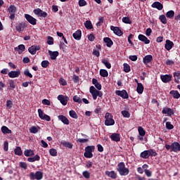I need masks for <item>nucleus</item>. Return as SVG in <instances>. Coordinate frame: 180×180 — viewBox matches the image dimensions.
<instances>
[{"instance_id": "412c9836", "label": "nucleus", "mask_w": 180, "mask_h": 180, "mask_svg": "<svg viewBox=\"0 0 180 180\" xmlns=\"http://www.w3.org/2000/svg\"><path fill=\"white\" fill-rule=\"evenodd\" d=\"M172 47H174V42H172L169 39H167L166 44L165 45V48L166 49V50H167V51H169V50H171Z\"/></svg>"}, {"instance_id": "f03ea898", "label": "nucleus", "mask_w": 180, "mask_h": 180, "mask_svg": "<svg viewBox=\"0 0 180 180\" xmlns=\"http://www.w3.org/2000/svg\"><path fill=\"white\" fill-rule=\"evenodd\" d=\"M165 147L170 153H179L180 151V144L178 142H173L171 145L166 143Z\"/></svg>"}, {"instance_id": "393cba45", "label": "nucleus", "mask_w": 180, "mask_h": 180, "mask_svg": "<svg viewBox=\"0 0 180 180\" xmlns=\"http://www.w3.org/2000/svg\"><path fill=\"white\" fill-rule=\"evenodd\" d=\"M103 41L105 43L107 47H112L113 46V41L109 37H105Z\"/></svg>"}, {"instance_id": "a211bd4d", "label": "nucleus", "mask_w": 180, "mask_h": 180, "mask_svg": "<svg viewBox=\"0 0 180 180\" xmlns=\"http://www.w3.org/2000/svg\"><path fill=\"white\" fill-rule=\"evenodd\" d=\"M110 139H111L112 141H116V143H117L118 141H120V134L113 133L110 136Z\"/></svg>"}, {"instance_id": "58836bf2", "label": "nucleus", "mask_w": 180, "mask_h": 180, "mask_svg": "<svg viewBox=\"0 0 180 180\" xmlns=\"http://www.w3.org/2000/svg\"><path fill=\"white\" fill-rule=\"evenodd\" d=\"M100 75L101 77H103V78H106L109 75V73L108 72V70L105 69H101L100 70Z\"/></svg>"}, {"instance_id": "5fc2aeb1", "label": "nucleus", "mask_w": 180, "mask_h": 180, "mask_svg": "<svg viewBox=\"0 0 180 180\" xmlns=\"http://www.w3.org/2000/svg\"><path fill=\"white\" fill-rule=\"evenodd\" d=\"M124 72H130V65L127 63H124Z\"/></svg>"}, {"instance_id": "2f4dec72", "label": "nucleus", "mask_w": 180, "mask_h": 180, "mask_svg": "<svg viewBox=\"0 0 180 180\" xmlns=\"http://www.w3.org/2000/svg\"><path fill=\"white\" fill-rule=\"evenodd\" d=\"M105 174L108 176L112 178V179H116V178H117V174H116L115 171L106 172Z\"/></svg>"}, {"instance_id": "4be33fe9", "label": "nucleus", "mask_w": 180, "mask_h": 180, "mask_svg": "<svg viewBox=\"0 0 180 180\" xmlns=\"http://www.w3.org/2000/svg\"><path fill=\"white\" fill-rule=\"evenodd\" d=\"M49 54L50 56L51 60H56L57 57H58V55L60 54V53H58V51H49Z\"/></svg>"}, {"instance_id": "7c9ffc66", "label": "nucleus", "mask_w": 180, "mask_h": 180, "mask_svg": "<svg viewBox=\"0 0 180 180\" xmlns=\"http://www.w3.org/2000/svg\"><path fill=\"white\" fill-rule=\"evenodd\" d=\"M1 131L3 134H12V130L9 129L6 126L1 127Z\"/></svg>"}, {"instance_id": "473e14b6", "label": "nucleus", "mask_w": 180, "mask_h": 180, "mask_svg": "<svg viewBox=\"0 0 180 180\" xmlns=\"http://www.w3.org/2000/svg\"><path fill=\"white\" fill-rule=\"evenodd\" d=\"M144 91V86H143V84L138 83L137 88H136V92L138 94H141Z\"/></svg>"}, {"instance_id": "1a4fd4ad", "label": "nucleus", "mask_w": 180, "mask_h": 180, "mask_svg": "<svg viewBox=\"0 0 180 180\" xmlns=\"http://www.w3.org/2000/svg\"><path fill=\"white\" fill-rule=\"evenodd\" d=\"M25 18L30 25H32L33 26L37 25V20H36L33 16L29 14H25Z\"/></svg>"}, {"instance_id": "49530a36", "label": "nucleus", "mask_w": 180, "mask_h": 180, "mask_svg": "<svg viewBox=\"0 0 180 180\" xmlns=\"http://www.w3.org/2000/svg\"><path fill=\"white\" fill-rule=\"evenodd\" d=\"M73 101L75 102H76L77 103H82V99H81V97H79L78 96H74Z\"/></svg>"}, {"instance_id": "a19ab883", "label": "nucleus", "mask_w": 180, "mask_h": 180, "mask_svg": "<svg viewBox=\"0 0 180 180\" xmlns=\"http://www.w3.org/2000/svg\"><path fill=\"white\" fill-rule=\"evenodd\" d=\"M85 151L87 153H94L95 151V146H88L85 148Z\"/></svg>"}, {"instance_id": "c756f323", "label": "nucleus", "mask_w": 180, "mask_h": 180, "mask_svg": "<svg viewBox=\"0 0 180 180\" xmlns=\"http://www.w3.org/2000/svg\"><path fill=\"white\" fill-rule=\"evenodd\" d=\"M170 95H172L174 99H179L180 98V94L178 91L172 90L169 92Z\"/></svg>"}, {"instance_id": "6e6d98bb", "label": "nucleus", "mask_w": 180, "mask_h": 180, "mask_svg": "<svg viewBox=\"0 0 180 180\" xmlns=\"http://www.w3.org/2000/svg\"><path fill=\"white\" fill-rule=\"evenodd\" d=\"M121 113L124 117H130V112H129L127 110H122Z\"/></svg>"}, {"instance_id": "338daca9", "label": "nucleus", "mask_w": 180, "mask_h": 180, "mask_svg": "<svg viewBox=\"0 0 180 180\" xmlns=\"http://www.w3.org/2000/svg\"><path fill=\"white\" fill-rule=\"evenodd\" d=\"M87 4L86 1L85 0H79V6H86Z\"/></svg>"}, {"instance_id": "3c124183", "label": "nucleus", "mask_w": 180, "mask_h": 180, "mask_svg": "<svg viewBox=\"0 0 180 180\" xmlns=\"http://www.w3.org/2000/svg\"><path fill=\"white\" fill-rule=\"evenodd\" d=\"M47 44L49 46L54 44V39L52 37H48Z\"/></svg>"}, {"instance_id": "603ef678", "label": "nucleus", "mask_w": 180, "mask_h": 180, "mask_svg": "<svg viewBox=\"0 0 180 180\" xmlns=\"http://www.w3.org/2000/svg\"><path fill=\"white\" fill-rule=\"evenodd\" d=\"M82 175L84 178H86V179H89V178H91V173H89L88 171L83 172Z\"/></svg>"}, {"instance_id": "72a5a7b5", "label": "nucleus", "mask_w": 180, "mask_h": 180, "mask_svg": "<svg viewBox=\"0 0 180 180\" xmlns=\"http://www.w3.org/2000/svg\"><path fill=\"white\" fill-rule=\"evenodd\" d=\"M173 77L175 78L174 79V82H176V84H179L180 72L179 71L174 72L173 73Z\"/></svg>"}, {"instance_id": "4d7b16f0", "label": "nucleus", "mask_w": 180, "mask_h": 180, "mask_svg": "<svg viewBox=\"0 0 180 180\" xmlns=\"http://www.w3.org/2000/svg\"><path fill=\"white\" fill-rule=\"evenodd\" d=\"M24 75H25L26 77H29V78H33V75H32V73H30V72H29V69H26V70L24 71Z\"/></svg>"}, {"instance_id": "e2e57ef3", "label": "nucleus", "mask_w": 180, "mask_h": 180, "mask_svg": "<svg viewBox=\"0 0 180 180\" xmlns=\"http://www.w3.org/2000/svg\"><path fill=\"white\" fill-rule=\"evenodd\" d=\"M20 168H23V169H27V164L25 162H20Z\"/></svg>"}, {"instance_id": "0e129e2a", "label": "nucleus", "mask_w": 180, "mask_h": 180, "mask_svg": "<svg viewBox=\"0 0 180 180\" xmlns=\"http://www.w3.org/2000/svg\"><path fill=\"white\" fill-rule=\"evenodd\" d=\"M38 115H39V117H40L41 119H43L44 115V112L42 111L41 109H38Z\"/></svg>"}, {"instance_id": "7ed1b4c3", "label": "nucleus", "mask_w": 180, "mask_h": 180, "mask_svg": "<svg viewBox=\"0 0 180 180\" xmlns=\"http://www.w3.org/2000/svg\"><path fill=\"white\" fill-rule=\"evenodd\" d=\"M140 157L144 160H147V158H150V157H157V152H155V150L154 149L144 150L141 153Z\"/></svg>"}, {"instance_id": "864d4df0", "label": "nucleus", "mask_w": 180, "mask_h": 180, "mask_svg": "<svg viewBox=\"0 0 180 180\" xmlns=\"http://www.w3.org/2000/svg\"><path fill=\"white\" fill-rule=\"evenodd\" d=\"M8 84L11 89H15V88H16V85L15 84V81H13V79L9 80Z\"/></svg>"}, {"instance_id": "2eb2a0df", "label": "nucleus", "mask_w": 180, "mask_h": 180, "mask_svg": "<svg viewBox=\"0 0 180 180\" xmlns=\"http://www.w3.org/2000/svg\"><path fill=\"white\" fill-rule=\"evenodd\" d=\"M110 30H112V32H114L115 34L117 36H123V31L120 30V27L111 26Z\"/></svg>"}, {"instance_id": "f704fd0d", "label": "nucleus", "mask_w": 180, "mask_h": 180, "mask_svg": "<svg viewBox=\"0 0 180 180\" xmlns=\"http://www.w3.org/2000/svg\"><path fill=\"white\" fill-rule=\"evenodd\" d=\"M27 161L29 162H34V161H40V156L39 155H36L33 158H28Z\"/></svg>"}, {"instance_id": "e433bc0d", "label": "nucleus", "mask_w": 180, "mask_h": 180, "mask_svg": "<svg viewBox=\"0 0 180 180\" xmlns=\"http://www.w3.org/2000/svg\"><path fill=\"white\" fill-rule=\"evenodd\" d=\"M102 64L105 65V67L108 68V70H110L112 68V65L107 59H103L101 60Z\"/></svg>"}, {"instance_id": "cd10ccee", "label": "nucleus", "mask_w": 180, "mask_h": 180, "mask_svg": "<svg viewBox=\"0 0 180 180\" xmlns=\"http://www.w3.org/2000/svg\"><path fill=\"white\" fill-rule=\"evenodd\" d=\"M24 155L25 157H33L34 155V150L27 149L24 151Z\"/></svg>"}, {"instance_id": "bb28decb", "label": "nucleus", "mask_w": 180, "mask_h": 180, "mask_svg": "<svg viewBox=\"0 0 180 180\" xmlns=\"http://www.w3.org/2000/svg\"><path fill=\"white\" fill-rule=\"evenodd\" d=\"M96 47L97 50L94 49L92 52V54L93 56H96V57H99V56H101V52L99 51V50H101V45H96Z\"/></svg>"}, {"instance_id": "20e7f679", "label": "nucleus", "mask_w": 180, "mask_h": 180, "mask_svg": "<svg viewBox=\"0 0 180 180\" xmlns=\"http://www.w3.org/2000/svg\"><path fill=\"white\" fill-rule=\"evenodd\" d=\"M89 92L92 96V98L94 101H96L98 96L99 98H102L103 94H102V91L96 90L94 86H91L89 89Z\"/></svg>"}, {"instance_id": "8fccbe9b", "label": "nucleus", "mask_w": 180, "mask_h": 180, "mask_svg": "<svg viewBox=\"0 0 180 180\" xmlns=\"http://www.w3.org/2000/svg\"><path fill=\"white\" fill-rule=\"evenodd\" d=\"M49 154L52 157H56L57 155V150L55 148H51L49 150Z\"/></svg>"}, {"instance_id": "f3484780", "label": "nucleus", "mask_w": 180, "mask_h": 180, "mask_svg": "<svg viewBox=\"0 0 180 180\" xmlns=\"http://www.w3.org/2000/svg\"><path fill=\"white\" fill-rule=\"evenodd\" d=\"M138 39L140 40V41H143L144 44H150V39H148V38L143 34H140L138 36Z\"/></svg>"}, {"instance_id": "c03bdc74", "label": "nucleus", "mask_w": 180, "mask_h": 180, "mask_svg": "<svg viewBox=\"0 0 180 180\" xmlns=\"http://www.w3.org/2000/svg\"><path fill=\"white\" fill-rule=\"evenodd\" d=\"M69 115L72 119H78V115H77V112L74 110H71L69 112Z\"/></svg>"}, {"instance_id": "6ab92c4d", "label": "nucleus", "mask_w": 180, "mask_h": 180, "mask_svg": "<svg viewBox=\"0 0 180 180\" xmlns=\"http://www.w3.org/2000/svg\"><path fill=\"white\" fill-rule=\"evenodd\" d=\"M14 50L15 51H18V54H22V53H23V51H25V50H26V47L25 46L24 44H20V45H18V47H15Z\"/></svg>"}, {"instance_id": "69168bd1", "label": "nucleus", "mask_w": 180, "mask_h": 180, "mask_svg": "<svg viewBox=\"0 0 180 180\" xmlns=\"http://www.w3.org/2000/svg\"><path fill=\"white\" fill-rule=\"evenodd\" d=\"M4 146V150L8 151V150H9V143H8V141H5Z\"/></svg>"}, {"instance_id": "a18cd8bd", "label": "nucleus", "mask_w": 180, "mask_h": 180, "mask_svg": "<svg viewBox=\"0 0 180 180\" xmlns=\"http://www.w3.org/2000/svg\"><path fill=\"white\" fill-rule=\"evenodd\" d=\"M14 153L15 155H22V148L19 146L16 147V148L14 149Z\"/></svg>"}, {"instance_id": "c85d7f7f", "label": "nucleus", "mask_w": 180, "mask_h": 180, "mask_svg": "<svg viewBox=\"0 0 180 180\" xmlns=\"http://www.w3.org/2000/svg\"><path fill=\"white\" fill-rule=\"evenodd\" d=\"M60 144L63 146V147H66L67 148H72L74 147V145L71 143V142H67L65 141H61Z\"/></svg>"}, {"instance_id": "f8f14e48", "label": "nucleus", "mask_w": 180, "mask_h": 180, "mask_svg": "<svg viewBox=\"0 0 180 180\" xmlns=\"http://www.w3.org/2000/svg\"><path fill=\"white\" fill-rule=\"evenodd\" d=\"M160 79L164 84L170 82L172 80V75H160Z\"/></svg>"}, {"instance_id": "0eeeda50", "label": "nucleus", "mask_w": 180, "mask_h": 180, "mask_svg": "<svg viewBox=\"0 0 180 180\" xmlns=\"http://www.w3.org/2000/svg\"><path fill=\"white\" fill-rule=\"evenodd\" d=\"M115 94L117 95V96H120L122 99H129V94L125 89L117 90Z\"/></svg>"}, {"instance_id": "de8ad7c7", "label": "nucleus", "mask_w": 180, "mask_h": 180, "mask_svg": "<svg viewBox=\"0 0 180 180\" xmlns=\"http://www.w3.org/2000/svg\"><path fill=\"white\" fill-rule=\"evenodd\" d=\"M122 22L124 23H127V25H131V20H130V18H129V17L122 18Z\"/></svg>"}, {"instance_id": "13d9d810", "label": "nucleus", "mask_w": 180, "mask_h": 180, "mask_svg": "<svg viewBox=\"0 0 180 180\" xmlns=\"http://www.w3.org/2000/svg\"><path fill=\"white\" fill-rule=\"evenodd\" d=\"M84 155L86 158H92L94 157V154L91 152H84Z\"/></svg>"}, {"instance_id": "79ce46f5", "label": "nucleus", "mask_w": 180, "mask_h": 180, "mask_svg": "<svg viewBox=\"0 0 180 180\" xmlns=\"http://www.w3.org/2000/svg\"><path fill=\"white\" fill-rule=\"evenodd\" d=\"M138 131L139 133V136L144 137L146 136V131L144 130V128L142 127H138Z\"/></svg>"}, {"instance_id": "9d476101", "label": "nucleus", "mask_w": 180, "mask_h": 180, "mask_svg": "<svg viewBox=\"0 0 180 180\" xmlns=\"http://www.w3.org/2000/svg\"><path fill=\"white\" fill-rule=\"evenodd\" d=\"M26 22H22L18 24H16L15 25V30L20 33L21 32H23L25 29H26Z\"/></svg>"}, {"instance_id": "c9c22d12", "label": "nucleus", "mask_w": 180, "mask_h": 180, "mask_svg": "<svg viewBox=\"0 0 180 180\" xmlns=\"http://www.w3.org/2000/svg\"><path fill=\"white\" fill-rule=\"evenodd\" d=\"M84 27L88 30H91V29H94V25H92V22H91V20H86L84 22Z\"/></svg>"}, {"instance_id": "052dcab7", "label": "nucleus", "mask_w": 180, "mask_h": 180, "mask_svg": "<svg viewBox=\"0 0 180 180\" xmlns=\"http://www.w3.org/2000/svg\"><path fill=\"white\" fill-rule=\"evenodd\" d=\"M98 22L96 23V26H102V23L105 22L103 17H98Z\"/></svg>"}, {"instance_id": "39448f33", "label": "nucleus", "mask_w": 180, "mask_h": 180, "mask_svg": "<svg viewBox=\"0 0 180 180\" xmlns=\"http://www.w3.org/2000/svg\"><path fill=\"white\" fill-rule=\"evenodd\" d=\"M105 126H113L115 124V120H113V115L110 112H106L105 115Z\"/></svg>"}, {"instance_id": "aec40b11", "label": "nucleus", "mask_w": 180, "mask_h": 180, "mask_svg": "<svg viewBox=\"0 0 180 180\" xmlns=\"http://www.w3.org/2000/svg\"><path fill=\"white\" fill-rule=\"evenodd\" d=\"M82 36V32L80 30H77L75 32L73 33L72 37L75 40H79Z\"/></svg>"}, {"instance_id": "b1692460", "label": "nucleus", "mask_w": 180, "mask_h": 180, "mask_svg": "<svg viewBox=\"0 0 180 180\" xmlns=\"http://www.w3.org/2000/svg\"><path fill=\"white\" fill-rule=\"evenodd\" d=\"M58 120H61L64 124H70V120L64 115H58Z\"/></svg>"}, {"instance_id": "a878e982", "label": "nucleus", "mask_w": 180, "mask_h": 180, "mask_svg": "<svg viewBox=\"0 0 180 180\" xmlns=\"http://www.w3.org/2000/svg\"><path fill=\"white\" fill-rule=\"evenodd\" d=\"M153 61V56L152 55H146L143 58V63L145 64H150Z\"/></svg>"}, {"instance_id": "9b49d317", "label": "nucleus", "mask_w": 180, "mask_h": 180, "mask_svg": "<svg viewBox=\"0 0 180 180\" xmlns=\"http://www.w3.org/2000/svg\"><path fill=\"white\" fill-rule=\"evenodd\" d=\"M33 13L41 18H47L48 14L40 8L34 9Z\"/></svg>"}, {"instance_id": "bf43d9fd", "label": "nucleus", "mask_w": 180, "mask_h": 180, "mask_svg": "<svg viewBox=\"0 0 180 180\" xmlns=\"http://www.w3.org/2000/svg\"><path fill=\"white\" fill-rule=\"evenodd\" d=\"M166 129H167V130H172V129H174V125H172L170 122H167Z\"/></svg>"}, {"instance_id": "dca6fc26", "label": "nucleus", "mask_w": 180, "mask_h": 180, "mask_svg": "<svg viewBox=\"0 0 180 180\" xmlns=\"http://www.w3.org/2000/svg\"><path fill=\"white\" fill-rule=\"evenodd\" d=\"M162 113L163 115H167V116H172V115H174V110L170 108L165 107L162 110Z\"/></svg>"}, {"instance_id": "5701e85b", "label": "nucleus", "mask_w": 180, "mask_h": 180, "mask_svg": "<svg viewBox=\"0 0 180 180\" xmlns=\"http://www.w3.org/2000/svg\"><path fill=\"white\" fill-rule=\"evenodd\" d=\"M152 8H155L156 9H158V11H162V8H164V6L159 1H155L152 4Z\"/></svg>"}, {"instance_id": "f257e3e1", "label": "nucleus", "mask_w": 180, "mask_h": 180, "mask_svg": "<svg viewBox=\"0 0 180 180\" xmlns=\"http://www.w3.org/2000/svg\"><path fill=\"white\" fill-rule=\"evenodd\" d=\"M117 171H118L121 176H126V175H129L130 173V170L126 167V165H124V162H121L117 165Z\"/></svg>"}, {"instance_id": "4c0bfd02", "label": "nucleus", "mask_w": 180, "mask_h": 180, "mask_svg": "<svg viewBox=\"0 0 180 180\" xmlns=\"http://www.w3.org/2000/svg\"><path fill=\"white\" fill-rule=\"evenodd\" d=\"M16 11H18V8L15 5H11L8 8V12L9 13H16Z\"/></svg>"}, {"instance_id": "09e8293b", "label": "nucleus", "mask_w": 180, "mask_h": 180, "mask_svg": "<svg viewBox=\"0 0 180 180\" xmlns=\"http://www.w3.org/2000/svg\"><path fill=\"white\" fill-rule=\"evenodd\" d=\"M41 65L43 68H47L50 65V62L49 60H43L41 63Z\"/></svg>"}, {"instance_id": "37998d69", "label": "nucleus", "mask_w": 180, "mask_h": 180, "mask_svg": "<svg viewBox=\"0 0 180 180\" xmlns=\"http://www.w3.org/2000/svg\"><path fill=\"white\" fill-rule=\"evenodd\" d=\"M166 16L169 19L174 18V16H175V11L172 10L167 11L166 13Z\"/></svg>"}, {"instance_id": "ea45409f", "label": "nucleus", "mask_w": 180, "mask_h": 180, "mask_svg": "<svg viewBox=\"0 0 180 180\" xmlns=\"http://www.w3.org/2000/svg\"><path fill=\"white\" fill-rule=\"evenodd\" d=\"M159 20L161 22L163 23V25H167L168 20H167V17H165V15H161L159 17Z\"/></svg>"}, {"instance_id": "4468645a", "label": "nucleus", "mask_w": 180, "mask_h": 180, "mask_svg": "<svg viewBox=\"0 0 180 180\" xmlns=\"http://www.w3.org/2000/svg\"><path fill=\"white\" fill-rule=\"evenodd\" d=\"M9 78H18L20 75V70L18 69L15 71H11L8 73Z\"/></svg>"}, {"instance_id": "6e6552de", "label": "nucleus", "mask_w": 180, "mask_h": 180, "mask_svg": "<svg viewBox=\"0 0 180 180\" xmlns=\"http://www.w3.org/2000/svg\"><path fill=\"white\" fill-rule=\"evenodd\" d=\"M58 101H60V103L65 106L68 103V101H70V97L60 94L58 96Z\"/></svg>"}, {"instance_id": "ddd939ff", "label": "nucleus", "mask_w": 180, "mask_h": 180, "mask_svg": "<svg viewBox=\"0 0 180 180\" xmlns=\"http://www.w3.org/2000/svg\"><path fill=\"white\" fill-rule=\"evenodd\" d=\"M40 50V46L39 45H32V46L29 47L28 51L32 54V56H34L36 54L37 51H39Z\"/></svg>"}, {"instance_id": "680f3d73", "label": "nucleus", "mask_w": 180, "mask_h": 180, "mask_svg": "<svg viewBox=\"0 0 180 180\" xmlns=\"http://www.w3.org/2000/svg\"><path fill=\"white\" fill-rule=\"evenodd\" d=\"M30 133H33L34 134H36V133L39 131V129H37V127L33 126L30 129Z\"/></svg>"}, {"instance_id": "423d86ee", "label": "nucleus", "mask_w": 180, "mask_h": 180, "mask_svg": "<svg viewBox=\"0 0 180 180\" xmlns=\"http://www.w3.org/2000/svg\"><path fill=\"white\" fill-rule=\"evenodd\" d=\"M29 177L31 180H41L43 179V172L37 171L34 172H30L29 174Z\"/></svg>"}, {"instance_id": "774afa93", "label": "nucleus", "mask_w": 180, "mask_h": 180, "mask_svg": "<svg viewBox=\"0 0 180 180\" xmlns=\"http://www.w3.org/2000/svg\"><path fill=\"white\" fill-rule=\"evenodd\" d=\"M42 103L43 105H46L47 106H50V105H51V103L50 102V101L47 99L42 100Z\"/></svg>"}]
</instances>
